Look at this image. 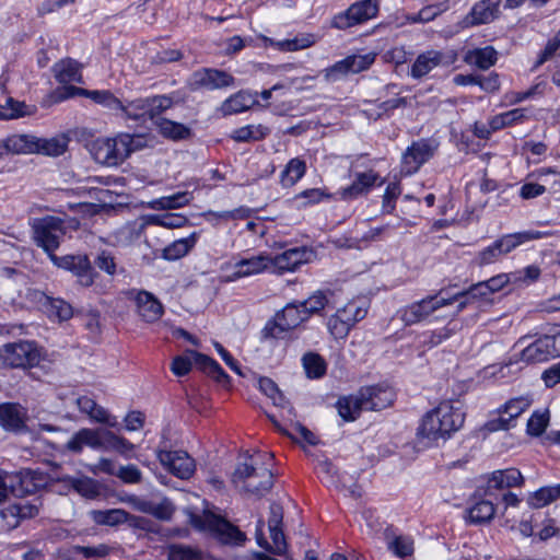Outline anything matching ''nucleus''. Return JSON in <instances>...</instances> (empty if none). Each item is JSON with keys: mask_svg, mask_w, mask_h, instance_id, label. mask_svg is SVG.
<instances>
[{"mask_svg": "<svg viewBox=\"0 0 560 560\" xmlns=\"http://www.w3.org/2000/svg\"><path fill=\"white\" fill-rule=\"evenodd\" d=\"M35 113V106L25 104L24 102L15 101L9 97L4 105H0V119L9 120L16 119L24 116H30Z\"/></svg>", "mask_w": 560, "mask_h": 560, "instance_id": "nucleus-39", "label": "nucleus"}, {"mask_svg": "<svg viewBox=\"0 0 560 560\" xmlns=\"http://www.w3.org/2000/svg\"><path fill=\"white\" fill-rule=\"evenodd\" d=\"M524 482L523 475L517 468L495 470L488 478V489L504 490L512 487H521Z\"/></svg>", "mask_w": 560, "mask_h": 560, "instance_id": "nucleus-27", "label": "nucleus"}, {"mask_svg": "<svg viewBox=\"0 0 560 560\" xmlns=\"http://www.w3.org/2000/svg\"><path fill=\"white\" fill-rule=\"evenodd\" d=\"M360 392L364 410L380 411L392 406L395 400L394 389L384 384L365 386Z\"/></svg>", "mask_w": 560, "mask_h": 560, "instance_id": "nucleus-17", "label": "nucleus"}, {"mask_svg": "<svg viewBox=\"0 0 560 560\" xmlns=\"http://www.w3.org/2000/svg\"><path fill=\"white\" fill-rule=\"evenodd\" d=\"M447 9L445 3L428 5L421 9L415 16L411 18L412 22L425 23L434 20L439 14Z\"/></svg>", "mask_w": 560, "mask_h": 560, "instance_id": "nucleus-59", "label": "nucleus"}, {"mask_svg": "<svg viewBox=\"0 0 560 560\" xmlns=\"http://www.w3.org/2000/svg\"><path fill=\"white\" fill-rule=\"evenodd\" d=\"M26 411L14 402H4L0 405V424L7 431L20 432L26 428Z\"/></svg>", "mask_w": 560, "mask_h": 560, "instance_id": "nucleus-23", "label": "nucleus"}, {"mask_svg": "<svg viewBox=\"0 0 560 560\" xmlns=\"http://www.w3.org/2000/svg\"><path fill=\"white\" fill-rule=\"evenodd\" d=\"M383 184L384 179L373 170L358 172L353 175L352 183L341 188L338 195L343 201H352L361 196L368 195L374 186H382Z\"/></svg>", "mask_w": 560, "mask_h": 560, "instance_id": "nucleus-14", "label": "nucleus"}, {"mask_svg": "<svg viewBox=\"0 0 560 560\" xmlns=\"http://www.w3.org/2000/svg\"><path fill=\"white\" fill-rule=\"evenodd\" d=\"M0 518L2 521V528L5 530H13L21 524L18 504H10L0 510Z\"/></svg>", "mask_w": 560, "mask_h": 560, "instance_id": "nucleus-54", "label": "nucleus"}, {"mask_svg": "<svg viewBox=\"0 0 560 560\" xmlns=\"http://www.w3.org/2000/svg\"><path fill=\"white\" fill-rule=\"evenodd\" d=\"M55 78L58 82L67 84L81 82L80 66L75 60L65 59L54 66Z\"/></svg>", "mask_w": 560, "mask_h": 560, "instance_id": "nucleus-37", "label": "nucleus"}, {"mask_svg": "<svg viewBox=\"0 0 560 560\" xmlns=\"http://www.w3.org/2000/svg\"><path fill=\"white\" fill-rule=\"evenodd\" d=\"M363 398L359 390L357 395H349L340 397L336 402V408L339 416L345 421H354L364 410Z\"/></svg>", "mask_w": 560, "mask_h": 560, "instance_id": "nucleus-30", "label": "nucleus"}, {"mask_svg": "<svg viewBox=\"0 0 560 560\" xmlns=\"http://www.w3.org/2000/svg\"><path fill=\"white\" fill-rule=\"evenodd\" d=\"M259 389L269 398L273 400L275 405H280L283 396L280 393L277 384L269 377H260L258 381Z\"/></svg>", "mask_w": 560, "mask_h": 560, "instance_id": "nucleus-60", "label": "nucleus"}, {"mask_svg": "<svg viewBox=\"0 0 560 560\" xmlns=\"http://www.w3.org/2000/svg\"><path fill=\"white\" fill-rule=\"evenodd\" d=\"M69 139L65 135L50 139L35 137V144L38 149L35 153L48 156H59L67 151Z\"/></svg>", "mask_w": 560, "mask_h": 560, "instance_id": "nucleus-36", "label": "nucleus"}, {"mask_svg": "<svg viewBox=\"0 0 560 560\" xmlns=\"http://www.w3.org/2000/svg\"><path fill=\"white\" fill-rule=\"evenodd\" d=\"M257 103V93L241 90L226 98L221 104L219 110L223 116H230L245 112Z\"/></svg>", "mask_w": 560, "mask_h": 560, "instance_id": "nucleus-26", "label": "nucleus"}, {"mask_svg": "<svg viewBox=\"0 0 560 560\" xmlns=\"http://www.w3.org/2000/svg\"><path fill=\"white\" fill-rule=\"evenodd\" d=\"M57 100L62 101L72 97L77 94L86 95L95 103L107 106L108 108L116 109L121 106V101L114 96L109 91H89L72 85H63L55 92Z\"/></svg>", "mask_w": 560, "mask_h": 560, "instance_id": "nucleus-20", "label": "nucleus"}, {"mask_svg": "<svg viewBox=\"0 0 560 560\" xmlns=\"http://www.w3.org/2000/svg\"><path fill=\"white\" fill-rule=\"evenodd\" d=\"M465 62L471 66H476L481 70H487L498 60V52L492 46H486L483 48H476L468 50L464 57Z\"/></svg>", "mask_w": 560, "mask_h": 560, "instance_id": "nucleus-32", "label": "nucleus"}, {"mask_svg": "<svg viewBox=\"0 0 560 560\" xmlns=\"http://www.w3.org/2000/svg\"><path fill=\"white\" fill-rule=\"evenodd\" d=\"M188 219L180 213H164L152 217V223L167 229L182 228Z\"/></svg>", "mask_w": 560, "mask_h": 560, "instance_id": "nucleus-55", "label": "nucleus"}, {"mask_svg": "<svg viewBox=\"0 0 560 560\" xmlns=\"http://www.w3.org/2000/svg\"><path fill=\"white\" fill-rule=\"evenodd\" d=\"M149 103V118L151 120L159 119V116L171 108L173 105V100L166 95H155L152 97H148Z\"/></svg>", "mask_w": 560, "mask_h": 560, "instance_id": "nucleus-52", "label": "nucleus"}, {"mask_svg": "<svg viewBox=\"0 0 560 560\" xmlns=\"http://www.w3.org/2000/svg\"><path fill=\"white\" fill-rule=\"evenodd\" d=\"M191 194L189 191H179L172 196L161 197L152 200L149 208L153 210H171L182 208L189 203Z\"/></svg>", "mask_w": 560, "mask_h": 560, "instance_id": "nucleus-40", "label": "nucleus"}, {"mask_svg": "<svg viewBox=\"0 0 560 560\" xmlns=\"http://www.w3.org/2000/svg\"><path fill=\"white\" fill-rule=\"evenodd\" d=\"M42 296L45 300V305L49 306L50 315L56 316L59 320H68L72 317L73 308L71 304L62 299H54L44 293H42Z\"/></svg>", "mask_w": 560, "mask_h": 560, "instance_id": "nucleus-44", "label": "nucleus"}, {"mask_svg": "<svg viewBox=\"0 0 560 560\" xmlns=\"http://www.w3.org/2000/svg\"><path fill=\"white\" fill-rule=\"evenodd\" d=\"M337 314H340L341 318H345L348 322V325L353 327L355 323L362 320L366 316L368 308L364 305H360L357 301H351L342 308H339Z\"/></svg>", "mask_w": 560, "mask_h": 560, "instance_id": "nucleus-47", "label": "nucleus"}, {"mask_svg": "<svg viewBox=\"0 0 560 560\" xmlns=\"http://www.w3.org/2000/svg\"><path fill=\"white\" fill-rule=\"evenodd\" d=\"M311 254L306 247L287 249L282 254L271 257L270 269L278 275L294 271L301 265L308 261Z\"/></svg>", "mask_w": 560, "mask_h": 560, "instance_id": "nucleus-18", "label": "nucleus"}, {"mask_svg": "<svg viewBox=\"0 0 560 560\" xmlns=\"http://www.w3.org/2000/svg\"><path fill=\"white\" fill-rule=\"evenodd\" d=\"M51 261L57 267L70 271L77 277L78 283L85 288L91 287L98 277L86 255L52 256Z\"/></svg>", "mask_w": 560, "mask_h": 560, "instance_id": "nucleus-12", "label": "nucleus"}, {"mask_svg": "<svg viewBox=\"0 0 560 560\" xmlns=\"http://www.w3.org/2000/svg\"><path fill=\"white\" fill-rule=\"evenodd\" d=\"M445 56L439 50H427L418 55L415 62L411 66L409 74L413 79H421L425 77L436 67L444 63Z\"/></svg>", "mask_w": 560, "mask_h": 560, "instance_id": "nucleus-25", "label": "nucleus"}, {"mask_svg": "<svg viewBox=\"0 0 560 560\" xmlns=\"http://www.w3.org/2000/svg\"><path fill=\"white\" fill-rule=\"evenodd\" d=\"M555 355V337L548 335L536 339L521 352V359L526 363L545 362Z\"/></svg>", "mask_w": 560, "mask_h": 560, "instance_id": "nucleus-21", "label": "nucleus"}, {"mask_svg": "<svg viewBox=\"0 0 560 560\" xmlns=\"http://www.w3.org/2000/svg\"><path fill=\"white\" fill-rule=\"evenodd\" d=\"M327 326L335 338L346 337L352 328V326L348 325V322L341 318L340 314L337 313L328 319Z\"/></svg>", "mask_w": 560, "mask_h": 560, "instance_id": "nucleus-57", "label": "nucleus"}, {"mask_svg": "<svg viewBox=\"0 0 560 560\" xmlns=\"http://www.w3.org/2000/svg\"><path fill=\"white\" fill-rule=\"evenodd\" d=\"M306 165L303 160L292 159L281 173V184L284 187L293 186L304 174Z\"/></svg>", "mask_w": 560, "mask_h": 560, "instance_id": "nucleus-42", "label": "nucleus"}, {"mask_svg": "<svg viewBox=\"0 0 560 560\" xmlns=\"http://www.w3.org/2000/svg\"><path fill=\"white\" fill-rule=\"evenodd\" d=\"M235 78L228 71L217 68H201L191 75L194 89H206L209 91L222 90L235 85Z\"/></svg>", "mask_w": 560, "mask_h": 560, "instance_id": "nucleus-13", "label": "nucleus"}, {"mask_svg": "<svg viewBox=\"0 0 560 560\" xmlns=\"http://www.w3.org/2000/svg\"><path fill=\"white\" fill-rule=\"evenodd\" d=\"M388 548L398 557L410 556L413 551L412 541L402 536H398L388 542Z\"/></svg>", "mask_w": 560, "mask_h": 560, "instance_id": "nucleus-61", "label": "nucleus"}, {"mask_svg": "<svg viewBox=\"0 0 560 560\" xmlns=\"http://www.w3.org/2000/svg\"><path fill=\"white\" fill-rule=\"evenodd\" d=\"M495 513L494 505L491 501L481 500L476 502L469 509V520L471 523H485L490 521Z\"/></svg>", "mask_w": 560, "mask_h": 560, "instance_id": "nucleus-45", "label": "nucleus"}, {"mask_svg": "<svg viewBox=\"0 0 560 560\" xmlns=\"http://www.w3.org/2000/svg\"><path fill=\"white\" fill-rule=\"evenodd\" d=\"M272 456L271 453H246L245 460L238 463L232 474L234 486L258 498L267 494L273 486V474L265 459L271 460Z\"/></svg>", "mask_w": 560, "mask_h": 560, "instance_id": "nucleus-1", "label": "nucleus"}, {"mask_svg": "<svg viewBox=\"0 0 560 560\" xmlns=\"http://www.w3.org/2000/svg\"><path fill=\"white\" fill-rule=\"evenodd\" d=\"M401 189L398 183H389L385 189L383 196V210L387 213H390L395 209V201L400 195Z\"/></svg>", "mask_w": 560, "mask_h": 560, "instance_id": "nucleus-63", "label": "nucleus"}, {"mask_svg": "<svg viewBox=\"0 0 560 560\" xmlns=\"http://www.w3.org/2000/svg\"><path fill=\"white\" fill-rule=\"evenodd\" d=\"M192 364L199 370L212 377L218 384L228 386L230 376L224 372L221 365L212 358L197 351H189L186 355L176 357L172 362L171 370L177 376H184L189 373Z\"/></svg>", "mask_w": 560, "mask_h": 560, "instance_id": "nucleus-5", "label": "nucleus"}, {"mask_svg": "<svg viewBox=\"0 0 560 560\" xmlns=\"http://www.w3.org/2000/svg\"><path fill=\"white\" fill-rule=\"evenodd\" d=\"M271 256L265 253L242 258L234 264L233 272L226 281H235L241 278L254 276L270 269Z\"/></svg>", "mask_w": 560, "mask_h": 560, "instance_id": "nucleus-19", "label": "nucleus"}, {"mask_svg": "<svg viewBox=\"0 0 560 560\" xmlns=\"http://www.w3.org/2000/svg\"><path fill=\"white\" fill-rule=\"evenodd\" d=\"M442 290L433 295H427L420 301L413 302L399 311L401 322L406 326L416 325L425 320L439 308L451 305L456 298H441Z\"/></svg>", "mask_w": 560, "mask_h": 560, "instance_id": "nucleus-10", "label": "nucleus"}, {"mask_svg": "<svg viewBox=\"0 0 560 560\" xmlns=\"http://www.w3.org/2000/svg\"><path fill=\"white\" fill-rule=\"evenodd\" d=\"M3 149L15 154H32L38 151L35 136L13 135L3 141Z\"/></svg>", "mask_w": 560, "mask_h": 560, "instance_id": "nucleus-34", "label": "nucleus"}, {"mask_svg": "<svg viewBox=\"0 0 560 560\" xmlns=\"http://www.w3.org/2000/svg\"><path fill=\"white\" fill-rule=\"evenodd\" d=\"M549 235H550L549 232L528 230V231L505 234V235L501 236L500 238H498L495 241V243L498 245L497 247L500 248L502 254L506 255V254L511 253L512 250H514L516 247H518L525 243H528V242H532L535 240H539V238H542V237H546Z\"/></svg>", "mask_w": 560, "mask_h": 560, "instance_id": "nucleus-24", "label": "nucleus"}, {"mask_svg": "<svg viewBox=\"0 0 560 560\" xmlns=\"http://www.w3.org/2000/svg\"><path fill=\"white\" fill-rule=\"evenodd\" d=\"M549 423V412L535 411L527 421V433L533 436L541 435Z\"/></svg>", "mask_w": 560, "mask_h": 560, "instance_id": "nucleus-50", "label": "nucleus"}, {"mask_svg": "<svg viewBox=\"0 0 560 560\" xmlns=\"http://www.w3.org/2000/svg\"><path fill=\"white\" fill-rule=\"evenodd\" d=\"M268 133V128L258 125H248L235 129L232 133V138L237 142L256 141L265 138Z\"/></svg>", "mask_w": 560, "mask_h": 560, "instance_id": "nucleus-46", "label": "nucleus"}, {"mask_svg": "<svg viewBox=\"0 0 560 560\" xmlns=\"http://www.w3.org/2000/svg\"><path fill=\"white\" fill-rule=\"evenodd\" d=\"M117 108L121 109L124 112L126 118H130L133 120L144 119L145 117L149 118L148 97L137 98V100L127 102V104H124L121 102V106H118Z\"/></svg>", "mask_w": 560, "mask_h": 560, "instance_id": "nucleus-43", "label": "nucleus"}, {"mask_svg": "<svg viewBox=\"0 0 560 560\" xmlns=\"http://www.w3.org/2000/svg\"><path fill=\"white\" fill-rule=\"evenodd\" d=\"M197 242V233H191L188 237L179 238L171 243L162 250V257L166 260H176L186 256Z\"/></svg>", "mask_w": 560, "mask_h": 560, "instance_id": "nucleus-35", "label": "nucleus"}, {"mask_svg": "<svg viewBox=\"0 0 560 560\" xmlns=\"http://www.w3.org/2000/svg\"><path fill=\"white\" fill-rule=\"evenodd\" d=\"M464 421L465 413L460 407L445 400L423 416L418 435L431 441L446 440L463 427Z\"/></svg>", "mask_w": 560, "mask_h": 560, "instance_id": "nucleus-2", "label": "nucleus"}, {"mask_svg": "<svg viewBox=\"0 0 560 560\" xmlns=\"http://www.w3.org/2000/svg\"><path fill=\"white\" fill-rule=\"evenodd\" d=\"M158 458L164 468L180 479L190 478L195 471V462L187 452L160 450Z\"/></svg>", "mask_w": 560, "mask_h": 560, "instance_id": "nucleus-15", "label": "nucleus"}, {"mask_svg": "<svg viewBox=\"0 0 560 560\" xmlns=\"http://www.w3.org/2000/svg\"><path fill=\"white\" fill-rule=\"evenodd\" d=\"M189 524L198 530H209L221 544L243 546L247 540L246 534L228 520L205 511L202 515L189 511Z\"/></svg>", "mask_w": 560, "mask_h": 560, "instance_id": "nucleus-3", "label": "nucleus"}, {"mask_svg": "<svg viewBox=\"0 0 560 560\" xmlns=\"http://www.w3.org/2000/svg\"><path fill=\"white\" fill-rule=\"evenodd\" d=\"M328 296L324 291H316L313 295H311L307 300L299 302L300 306L304 312L307 313V319L313 314H318L320 311L328 305Z\"/></svg>", "mask_w": 560, "mask_h": 560, "instance_id": "nucleus-48", "label": "nucleus"}, {"mask_svg": "<svg viewBox=\"0 0 560 560\" xmlns=\"http://www.w3.org/2000/svg\"><path fill=\"white\" fill-rule=\"evenodd\" d=\"M75 404L79 410L82 413L89 416L91 420L98 423L108 424L110 427H114L116 424L115 421H110V417L107 410L102 406H98L94 399L88 396H81L75 399Z\"/></svg>", "mask_w": 560, "mask_h": 560, "instance_id": "nucleus-31", "label": "nucleus"}, {"mask_svg": "<svg viewBox=\"0 0 560 560\" xmlns=\"http://www.w3.org/2000/svg\"><path fill=\"white\" fill-rule=\"evenodd\" d=\"M378 13V0H361L352 3L346 11L336 14L331 26L337 30H347L363 24L375 18Z\"/></svg>", "mask_w": 560, "mask_h": 560, "instance_id": "nucleus-11", "label": "nucleus"}, {"mask_svg": "<svg viewBox=\"0 0 560 560\" xmlns=\"http://www.w3.org/2000/svg\"><path fill=\"white\" fill-rule=\"evenodd\" d=\"M40 353L32 341L9 342L0 348V362L11 369H26L39 363Z\"/></svg>", "mask_w": 560, "mask_h": 560, "instance_id": "nucleus-7", "label": "nucleus"}, {"mask_svg": "<svg viewBox=\"0 0 560 560\" xmlns=\"http://www.w3.org/2000/svg\"><path fill=\"white\" fill-rule=\"evenodd\" d=\"M90 516L97 525L117 526L127 521L128 512L122 509L93 510Z\"/></svg>", "mask_w": 560, "mask_h": 560, "instance_id": "nucleus-38", "label": "nucleus"}, {"mask_svg": "<svg viewBox=\"0 0 560 560\" xmlns=\"http://www.w3.org/2000/svg\"><path fill=\"white\" fill-rule=\"evenodd\" d=\"M113 548L106 544H100L97 546H79L72 547L74 553L82 555L85 559H102L107 557L112 552Z\"/></svg>", "mask_w": 560, "mask_h": 560, "instance_id": "nucleus-51", "label": "nucleus"}, {"mask_svg": "<svg viewBox=\"0 0 560 560\" xmlns=\"http://www.w3.org/2000/svg\"><path fill=\"white\" fill-rule=\"evenodd\" d=\"M199 551L184 545H171L167 549V560H196Z\"/></svg>", "mask_w": 560, "mask_h": 560, "instance_id": "nucleus-56", "label": "nucleus"}, {"mask_svg": "<svg viewBox=\"0 0 560 560\" xmlns=\"http://www.w3.org/2000/svg\"><path fill=\"white\" fill-rule=\"evenodd\" d=\"M127 136L115 138H98L91 142L90 152L97 163L106 165H118L128 158L127 147L130 143Z\"/></svg>", "mask_w": 560, "mask_h": 560, "instance_id": "nucleus-8", "label": "nucleus"}, {"mask_svg": "<svg viewBox=\"0 0 560 560\" xmlns=\"http://www.w3.org/2000/svg\"><path fill=\"white\" fill-rule=\"evenodd\" d=\"M489 295H491L490 290L487 289L483 281H480L472 284L468 290L454 294L452 298H456L455 301L459 300V298H471L472 301H476L479 299L486 300Z\"/></svg>", "mask_w": 560, "mask_h": 560, "instance_id": "nucleus-58", "label": "nucleus"}, {"mask_svg": "<svg viewBox=\"0 0 560 560\" xmlns=\"http://www.w3.org/2000/svg\"><path fill=\"white\" fill-rule=\"evenodd\" d=\"M159 132L167 139L179 141L191 137L192 131L184 124L173 121L167 118H159L155 120Z\"/></svg>", "mask_w": 560, "mask_h": 560, "instance_id": "nucleus-33", "label": "nucleus"}, {"mask_svg": "<svg viewBox=\"0 0 560 560\" xmlns=\"http://www.w3.org/2000/svg\"><path fill=\"white\" fill-rule=\"evenodd\" d=\"M264 42L280 51H298L313 46L316 43V36L311 33H303L298 34L294 38L283 40H275L265 36Z\"/></svg>", "mask_w": 560, "mask_h": 560, "instance_id": "nucleus-28", "label": "nucleus"}, {"mask_svg": "<svg viewBox=\"0 0 560 560\" xmlns=\"http://www.w3.org/2000/svg\"><path fill=\"white\" fill-rule=\"evenodd\" d=\"M500 15V0H480L476 2L470 11L460 22L462 27H474L481 24H489Z\"/></svg>", "mask_w": 560, "mask_h": 560, "instance_id": "nucleus-16", "label": "nucleus"}, {"mask_svg": "<svg viewBox=\"0 0 560 560\" xmlns=\"http://www.w3.org/2000/svg\"><path fill=\"white\" fill-rule=\"evenodd\" d=\"M94 265L100 270L104 271L110 277H114L118 272V265L116 257L109 250H101L94 258Z\"/></svg>", "mask_w": 560, "mask_h": 560, "instance_id": "nucleus-49", "label": "nucleus"}, {"mask_svg": "<svg viewBox=\"0 0 560 560\" xmlns=\"http://www.w3.org/2000/svg\"><path fill=\"white\" fill-rule=\"evenodd\" d=\"M497 243L494 242L492 245L482 249L478 256L476 257V262L478 266L490 265L497 261L501 256H503L502 252L499 247H497Z\"/></svg>", "mask_w": 560, "mask_h": 560, "instance_id": "nucleus-64", "label": "nucleus"}, {"mask_svg": "<svg viewBox=\"0 0 560 560\" xmlns=\"http://www.w3.org/2000/svg\"><path fill=\"white\" fill-rule=\"evenodd\" d=\"M305 320H307V313L302 310L300 303H289L266 323L261 330V338L281 339L285 332L299 327Z\"/></svg>", "mask_w": 560, "mask_h": 560, "instance_id": "nucleus-6", "label": "nucleus"}, {"mask_svg": "<svg viewBox=\"0 0 560 560\" xmlns=\"http://www.w3.org/2000/svg\"><path fill=\"white\" fill-rule=\"evenodd\" d=\"M302 363L308 378H320L326 374L327 364L318 353H305Z\"/></svg>", "mask_w": 560, "mask_h": 560, "instance_id": "nucleus-41", "label": "nucleus"}, {"mask_svg": "<svg viewBox=\"0 0 560 560\" xmlns=\"http://www.w3.org/2000/svg\"><path fill=\"white\" fill-rule=\"evenodd\" d=\"M35 244L48 254L50 260L66 234L65 221L55 215L35 218L31 222Z\"/></svg>", "mask_w": 560, "mask_h": 560, "instance_id": "nucleus-4", "label": "nucleus"}, {"mask_svg": "<svg viewBox=\"0 0 560 560\" xmlns=\"http://www.w3.org/2000/svg\"><path fill=\"white\" fill-rule=\"evenodd\" d=\"M439 145V141L434 138H421L413 141L402 153L400 173L404 175L417 173L424 163L434 156Z\"/></svg>", "mask_w": 560, "mask_h": 560, "instance_id": "nucleus-9", "label": "nucleus"}, {"mask_svg": "<svg viewBox=\"0 0 560 560\" xmlns=\"http://www.w3.org/2000/svg\"><path fill=\"white\" fill-rule=\"evenodd\" d=\"M529 400L523 397L511 399L503 406V413L515 420L529 407Z\"/></svg>", "mask_w": 560, "mask_h": 560, "instance_id": "nucleus-62", "label": "nucleus"}, {"mask_svg": "<svg viewBox=\"0 0 560 560\" xmlns=\"http://www.w3.org/2000/svg\"><path fill=\"white\" fill-rule=\"evenodd\" d=\"M350 73H359L368 70L375 61V54L351 55L346 57Z\"/></svg>", "mask_w": 560, "mask_h": 560, "instance_id": "nucleus-53", "label": "nucleus"}, {"mask_svg": "<svg viewBox=\"0 0 560 560\" xmlns=\"http://www.w3.org/2000/svg\"><path fill=\"white\" fill-rule=\"evenodd\" d=\"M131 293L136 294L137 312L144 322L154 323L162 317L164 313L163 305L151 292L141 290Z\"/></svg>", "mask_w": 560, "mask_h": 560, "instance_id": "nucleus-22", "label": "nucleus"}, {"mask_svg": "<svg viewBox=\"0 0 560 560\" xmlns=\"http://www.w3.org/2000/svg\"><path fill=\"white\" fill-rule=\"evenodd\" d=\"M10 474L12 483H14V497L22 498L36 492L38 488V477L35 471L22 469Z\"/></svg>", "mask_w": 560, "mask_h": 560, "instance_id": "nucleus-29", "label": "nucleus"}]
</instances>
